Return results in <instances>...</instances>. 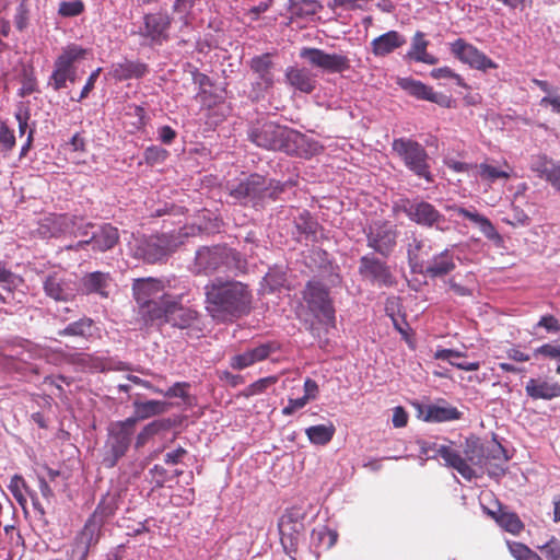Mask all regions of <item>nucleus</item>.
<instances>
[{"label":"nucleus","mask_w":560,"mask_h":560,"mask_svg":"<svg viewBox=\"0 0 560 560\" xmlns=\"http://www.w3.org/2000/svg\"><path fill=\"white\" fill-rule=\"evenodd\" d=\"M438 454L446 465L456 469L466 480H472L488 472L490 476L504 474V464L509 457L500 444L483 446L477 440H466L464 455L458 451L442 445Z\"/></svg>","instance_id":"f257e3e1"},{"label":"nucleus","mask_w":560,"mask_h":560,"mask_svg":"<svg viewBox=\"0 0 560 560\" xmlns=\"http://www.w3.org/2000/svg\"><path fill=\"white\" fill-rule=\"evenodd\" d=\"M203 290L206 311L217 322H233L250 312L253 293L241 281L214 278Z\"/></svg>","instance_id":"f03ea898"},{"label":"nucleus","mask_w":560,"mask_h":560,"mask_svg":"<svg viewBox=\"0 0 560 560\" xmlns=\"http://www.w3.org/2000/svg\"><path fill=\"white\" fill-rule=\"evenodd\" d=\"M248 138L259 148L301 158H310L319 150L316 141L273 121L257 122L250 127Z\"/></svg>","instance_id":"7ed1b4c3"},{"label":"nucleus","mask_w":560,"mask_h":560,"mask_svg":"<svg viewBox=\"0 0 560 560\" xmlns=\"http://www.w3.org/2000/svg\"><path fill=\"white\" fill-rule=\"evenodd\" d=\"M132 292L140 314L147 323H154L162 314L164 303L173 296L165 291L163 282L154 278L136 279Z\"/></svg>","instance_id":"20e7f679"},{"label":"nucleus","mask_w":560,"mask_h":560,"mask_svg":"<svg viewBox=\"0 0 560 560\" xmlns=\"http://www.w3.org/2000/svg\"><path fill=\"white\" fill-rule=\"evenodd\" d=\"M137 418H127L115 421L108 425V434L103 447L102 464L106 468H113L127 453L135 431Z\"/></svg>","instance_id":"39448f33"},{"label":"nucleus","mask_w":560,"mask_h":560,"mask_svg":"<svg viewBox=\"0 0 560 560\" xmlns=\"http://www.w3.org/2000/svg\"><path fill=\"white\" fill-rule=\"evenodd\" d=\"M161 313L154 323L159 325L167 323L173 327L187 329L188 335L195 337H199L202 332V322L198 312L179 304L176 296H172L171 300L164 303Z\"/></svg>","instance_id":"423d86ee"},{"label":"nucleus","mask_w":560,"mask_h":560,"mask_svg":"<svg viewBox=\"0 0 560 560\" xmlns=\"http://www.w3.org/2000/svg\"><path fill=\"white\" fill-rule=\"evenodd\" d=\"M393 150L404 161L405 166L410 172L428 183L433 180L430 172L429 155L420 143L411 139L399 138L394 140Z\"/></svg>","instance_id":"0eeeda50"},{"label":"nucleus","mask_w":560,"mask_h":560,"mask_svg":"<svg viewBox=\"0 0 560 560\" xmlns=\"http://www.w3.org/2000/svg\"><path fill=\"white\" fill-rule=\"evenodd\" d=\"M304 300L314 316L326 326L335 325V308L328 289L319 281L307 282Z\"/></svg>","instance_id":"6e6552de"},{"label":"nucleus","mask_w":560,"mask_h":560,"mask_svg":"<svg viewBox=\"0 0 560 560\" xmlns=\"http://www.w3.org/2000/svg\"><path fill=\"white\" fill-rule=\"evenodd\" d=\"M300 58L308 66L327 73H341L350 69V60L345 54L326 52L314 47H303L299 54Z\"/></svg>","instance_id":"1a4fd4ad"},{"label":"nucleus","mask_w":560,"mask_h":560,"mask_svg":"<svg viewBox=\"0 0 560 560\" xmlns=\"http://www.w3.org/2000/svg\"><path fill=\"white\" fill-rule=\"evenodd\" d=\"M407 217L415 223L434 228L438 231L448 230L447 220L432 203L424 200H413L405 207Z\"/></svg>","instance_id":"9d476101"},{"label":"nucleus","mask_w":560,"mask_h":560,"mask_svg":"<svg viewBox=\"0 0 560 560\" xmlns=\"http://www.w3.org/2000/svg\"><path fill=\"white\" fill-rule=\"evenodd\" d=\"M236 253L225 246L202 247L197 250L195 267L197 272H213L222 266L230 268Z\"/></svg>","instance_id":"9b49d317"},{"label":"nucleus","mask_w":560,"mask_h":560,"mask_svg":"<svg viewBox=\"0 0 560 560\" xmlns=\"http://www.w3.org/2000/svg\"><path fill=\"white\" fill-rule=\"evenodd\" d=\"M113 513L114 509L109 504L101 502L94 513L85 522L84 527L75 536L74 540L91 549L98 542L104 523Z\"/></svg>","instance_id":"f8f14e48"},{"label":"nucleus","mask_w":560,"mask_h":560,"mask_svg":"<svg viewBox=\"0 0 560 560\" xmlns=\"http://www.w3.org/2000/svg\"><path fill=\"white\" fill-rule=\"evenodd\" d=\"M359 273L364 280L380 288L395 284V278L387 264L372 255L360 258Z\"/></svg>","instance_id":"ddd939ff"},{"label":"nucleus","mask_w":560,"mask_h":560,"mask_svg":"<svg viewBox=\"0 0 560 560\" xmlns=\"http://www.w3.org/2000/svg\"><path fill=\"white\" fill-rule=\"evenodd\" d=\"M450 50L458 60L474 69L487 71L489 69L498 68V65L493 60L488 58L474 45L465 42L462 38H458L452 43Z\"/></svg>","instance_id":"4468645a"},{"label":"nucleus","mask_w":560,"mask_h":560,"mask_svg":"<svg viewBox=\"0 0 560 560\" xmlns=\"http://www.w3.org/2000/svg\"><path fill=\"white\" fill-rule=\"evenodd\" d=\"M397 240V230L389 223H374L368 233V246L380 255L387 257L394 250Z\"/></svg>","instance_id":"2eb2a0df"},{"label":"nucleus","mask_w":560,"mask_h":560,"mask_svg":"<svg viewBox=\"0 0 560 560\" xmlns=\"http://www.w3.org/2000/svg\"><path fill=\"white\" fill-rule=\"evenodd\" d=\"M171 24L172 18L167 13L156 12L145 14L143 18V27L140 28V35L149 39L153 45H161L168 39Z\"/></svg>","instance_id":"dca6fc26"},{"label":"nucleus","mask_w":560,"mask_h":560,"mask_svg":"<svg viewBox=\"0 0 560 560\" xmlns=\"http://www.w3.org/2000/svg\"><path fill=\"white\" fill-rule=\"evenodd\" d=\"M132 252L136 258L154 264L162 260L166 254V242L160 236H142L135 240Z\"/></svg>","instance_id":"f3484780"},{"label":"nucleus","mask_w":560,"mask_h":560,"mask_svg":"<svg viewBox=\"0 0 560 560\" xmlns=\"http://www.w3.org/2000/svg\"><path fill=\"white\" fill-rule=\"evenodd\" d=\"M397 84L409 95L423 101L435 103L442 107H450L452 100L450 96L434 92L433 89L419 80L412 78H398Z\"/></svg>","instance_id":"a211bd4d"},{"label":"nucleus","mask_w":560,"mask_h":560,"mask_svg":"<svg viewBox=\"0 0 560 560\" xmlns=\"http://www.w3.org/2000/svg\"><path fill=\"white\" fill-rule=\"evenodd\" d=\"M249 68L256 75L253 85L257 92L264 93L273 86V62L270 54L267 52L253 57L249 61Z\"/></svg>","instance_id":"6ab92c4d"},{"label":"nucleus","mask_w":560,"mask_h":560,"mask_svg":"<svg viewBox=\"0 0 560 560\" xmlns=\"http://www.w3.org/2000/svg\"><path fill=\"white\" fill-rule=\"evenodd\" d=\"M267 195L273 197L275 191L268 192L267 179L259 174H252L231 188V196L240 201L265 198Z\"/></svg>","instance_id":"aec40b11"},{"label":"nucleus","mask_w":560,"mask_h":560,"mask_svg":"<svg viewBox=\"0 0 560 560\" xmlns=\"http://www.w3.org/2000/svg\"><path fill=\"white\" fill-rule=\"evenodd\" d=\"M118 230L110 224H103L91 232L89 240L80 241L74 246H69V248L81 249L85 245H91L93 250L103 253L112 249L118 243Z\"/></svg>","instance_id":"412c9836"},{"label":"nucleus","mask_w":560,"mask_h":560,"mask_svg":"<svg viewBox=\"0 0 560 560\" xmlns=\"http://www.w3.org/2000/svg\"><path fill=\"white\" fill-rule=\"evenodd\" d=\"M278 349L276 342H265L257 347L246 349L241 353H236L230 358V366L233 370H244L255 363L266 360L271 353Z\"/></svg>","instance_id":"4be33fe9"},{"label":"nucleus","mask_w":560,"mask_h":560,"mask_svg":"<svg viewBox=\"0 0 560 560\" xmlns=\"http://www.w3.org/2000/svg\"><path fill=\"white\" fill-rule=\"evenodd\" d=\"M45 293L56 301H69L74 296V284L61 273H52L44 281Z\"/></svg>","instance_id":"5701e85b"},{"label":"nucleus","mask_w":560,"mask_h":560,"mask_svg":"<svg viewBox=\"0 0 560 560\" xmlns=\"http://www.w3.org/2000/svg\"><path fill=\"white\" fill-rule=\"evenodd\" d=\"M429 40L425 38L423 32L417 31L411 38L410 48L404 55L405 61H416L425 65H436L439 62L438 57L428 52Z\"/></svg>","instance_id":"b1692460"},{"label":"nucleus","mask_w":560,"mask_h":560,"mask_svg":"<svg viewBox=\"0 0 560 560\" xmlns=\"http://www.w3.org/2000/svg\"><path fill=\"white\" fill-rule=\"evenodd\" d=\"M406 37L397 31H388L371 42V51L377 58H383L402 47Z\"/></svg>","instance_id":"393cba45"},{"label":"nucleus","mask_w":560,"mask_h":560,"mask_svg":"<svg viewBox=\"0 0 560 560\" xmlns=\"http://www.w3.org/2000/svg\"><path fill=\"white\" fill-rule=\"evenodd\" d=\"M529 168L540 179H545L551 186L560 176V164L546 154L532 155Z\"/></svg>","instance_id":"a878e982"},{"label":"nucleus","mask_w":560,"mask_h":560,"mask_svg":"<svg viewBox=\"0 0 560 560\" xmlns=\"http://www.w3.org/2000/svg\"><path fill=\"white\" fill-rule=\"evenodd\" d=\"M278 527L285 552L291 553L295 551L303 524L294 521L291 515H283L279 521Z\"/></svg>","instance_id":"bb28decb"},{"label":"nucleus","mask_w":560,"mask_h":560,"mask_svg":"<svg viewBox=\"0 0 560 560\" xmlns=\"http://www.w3.org/2000/svg\"><path fill=\"white\" fill-rule=\"evenodd\" d=\"M525 392L533 399L551 400L560 397V385L557 382L542 377L529 378L526 383Z\"/></svg>","instance_id":"cd10ccee"},{"label":"nucleus","mask_w":560,"mask_h":560,"mask_svg":"<svg viewBox=\"0 0 560 560\" xmlns=\"http://www.w3.org/2000/svg\"><path fill=\"white\" fill-rule=\"evenodd\" d=\"M455 268L454 255L450 248H445L428 260L423 272L430 278H439L451 273Z\"/></svg>","instance_id":"c85d7f7f"},{"label":"nucleus","mask_w":560,"mask_h":560,"mask_svg":"<svg viewBox=\"0 0 560 560\" xmlns=\"http://www.w3.org/2000/svg\"><path fill=\"white\" fill-rule=\"evenodd\" d=\"M42 228L47 229L50 236H58L60 234H69L70 232H78L82 226V222L69 214H58L46 218Z\"/></svg>","instance_id":"c756f323"},{"label":"nucleus","mask_w":560,"mask_h":560,"mask_svg":"<svg viewBox=\"0 0 560 560\" xmlns=\"http://www.w3.org/2000/svg\"><path fill=\"white\" fill-rule=\"evenodd\" d=\"M446 210L454 211L458 215H462L465 219L469 220L470 222L475 223L487 238L497 240L500 237L499 233L497 232L494 225L490 222V220L485 215L478 213L475 209L470 210L463 207H458L456 205H452L447 206Z\"/></svg>","instance_id":"7c9ffc66"},{"label":"nucleus","mask_w":560,"mask_h":560,"mask_svg":"<svg viewBox=\"0 0 560 560\" xmlns=\"http://www.w3.org/2000/svg\"><path fill=\"white\" fill-rule=\"evenodd\" d=\"M285 80L302 93H312L316 88V79L306 68L289 67L285 70Z\"/></svg>","instance_id":"2f4dec72"},{"label":"nucleus","mask_w":560,"mask_h":560,"mask_svg":"<svg viewBox=\"0 0 560 560\" xmlns=\"http://www.w3.org/2000/svg\"><path fill=\"white\" fill-rule=\"evenodd\" d=\"M109 73L118 81L140 79L148 73V66L140 61L124 60L121 62L113 63Z\"/></svg>","instance_id":"473e14b6"},{"label":"nucleus","mask_w":560,"mask_h":560,"mask_svg":"<svg viewBox=\"0 0 560 560\" xmlns=\"http://www.w3.org/2000/svg\"><path fill=\"white\" fill-rule=\"evenodd\" d=\"M422 419L427 422H448L462 418V412L448 404L443 405H428L421 411Z\"/></svg>","instance_id":"72a5a7b5"},{"label":"nucleus","mask_w":560,"mask_h":560,"mask_svg":"<svg viewBox=\"0 0 560 560\" xmlns=\"http://www.w3.org/2000/svg\"><path fill=\"white\" fill-rule=\"evenodd\" d=\"M94 332V322L90 317L83 316L77 320L70 322L65 328L58 330L59 337H71L74 339L90 340Z\"/></svg>","instance_id":"f704fd0d"},{"label":"nucleus","mask_w":560,"mask_h":560,"mask_svg":"<svg viewBox=\"0 0 560 560\" xmlns=\"http://www.w3.org/2000/svg\"><path fill=\"white\" fill-rule=\"evenodd\" d=\"M108 273L94 271L82 278V290L86 294H98L102 298H108V288L110 285Z\"/></svg>","instance_id":"c9c22d12"},{"label":"nucleus","mask_w":560,"mask_h":560,"mask_svg":"<svg viewBox=\"0 0 560 560\" xmlns=\"http://www.w3.org/2000/svg\"><path fill=\"white\" fill-rule=\"evenodd\" d=\"M487 513L494 518L497 524L504 530L517 535L524 528V525L516 513L499 508L497 512L487 510Z\"/></svg>","instance_id":"e433bc0d"},{"label":"nucleus","mask_w":560,"mask_h":560,"mask_svg":"<svg viewBox=\"0 0 560 560\" xmlns=\"http://www.w3.org/2000/svg\"><path fill=\"white\" fill-rule=\"evenodd\" d=\"M338 534L336 530L320 525L312 530L311 545L316 549H330L337 542Z\"/></svg>","instance_id":"4c0bfd02"},{"label":"nucleus","mask_w":560,"mask_h":560,"mask_svg":"<svg viewBox=\"0 0 560 560\" xmlns=\"http://www.w3.org/2000/svg\"><path fill=\"white\" fill-rule=\"evenodd\" d=\"M295 229L300 237L306 241H314L318 231V223L312 218L310 212L303 211L294 219Z\"/></svg>","instance_id":"58836bf2"},{"label":"nucleus","mask_w":560,"mask_h":560,"mask_svg":"<svg viewBox=\"0 0 560 560\" xmlns=\"http://www.w3.org/2000/svg\"><path fill=\"white\" fill-rule=\"evenodd\" d=\"M133 407L137 421L161 415L167 409L166 402L160 400L135 401Z\"/></svg>","instance_id":"ea45409f"},{"label":"nucleus","mask_w":560,"mask_h":560,"mask_svg":"<svg viewBox=\"0 0 560 560\" xmlns=\"http://www.w3.org/2000/svg\"><path fill=\"white\" fill-rule=\"evenodd\" d=\"M463 354L452 349H439L434 353V358L438 360L448 361L453 366L464 371H477L480 368L478 361H457Z\"/></svg>","instance_id":"a19ab883"},{"label":"nucleus","mask_w":560,"mask_h":560,"mask_svg":"<svg viewBox=\"0 0 560 560\" xmlns=\"http://www.w3.org/2000/svg\"><path fill=\"white\" fill-rule=\"evenodd\" d=\"M305 433L313 444L325 445L332 439L335 427L331 423L313 425L307 428Z\"/></svg>","instance_id":"79ce46f5"},{"label":"nucleus","mask_w":560,"mask_h":560,"mask_svg":"<svg viewBox=\"0 0 560 560\" xmlns=\"http://www.w3.org/2000/svg\"><path fill=\"white\" fill-rule=\"evenodd\" d=\"M83 360H89V369L100 372L108 370L126 371L129 366L124 362H114L112 360L104 359L94 354H83Z\"/></svg>","instance_id":"37998d69"},{"label":"nucleus","mask_w":560,"mask_h":560,"mask_svg":"<svg viewBox=\"0 0 560 560\" xmlns=\"http://www.w3.org/2000/svg\"><path fill=\"white\" fill-rule=\"evenodd\" d=\"M86 52L88 50L81 46L71 44L62 49L56 61L66 67H74L75 62L85 58Z\"/></svg>","instance_id":"c03bdc74"},{"label":"nucleus","mask_w":560,"mask_h":560,"mask_svg":"<svg viewBox=\"0 0 560 560\" xmlns=\"http://www.w3.org/2000/svg\"><path fill=\"white\" fill-rule=\"evenodd\" d=\"M318 3L315 0H290V11L296 16L314 15L318 11Z\"/></svg>","instance_id":"a18cd8bd"},{"label":"nucleus","mask_w":560,"mask_h":560,"mask_svg":"<svg viewBox=\"0 0 560 560\" xmlns=\"http://www.w3.org/2000/svg\"><path fill=\"white\" fill-rule=\"evenodd\" d=\"M9 490L18 503L24 508L27 502L25 493L28 492L24 478L20 475H14L10 480Z\"/></svg>","instance_id":"49530a36"},{"label":"nucleus","mask_w":560,"mask_h":560,"mask_svg":"<svg viewBox=\"0 0 560 560\" xmlns=\"http://www.w3.org/2000/svg\"><path fill=\"white\" fill-rule=\"evenodd\" d=\"M165 427L163 421H153L147 424L136 436V448H141L147 442Z\"/></svg>","instance_id":"de8ad7c7"},{"label":"nucleus","mask_w":560,"mask_h":560,"mask_svg":"<svg viewBox=\"0 0 560 560\" xmlns=\"http://www.w3.org/2000/svg\"><path fill=\"white\" fill-rule=\"evenodd\" d=\"M21 282V278L8 268L7 264L0 260V287L12 292Z\"/></svg>","instance_id":"09e8293b"},{"label":"nucleus","mask_w":560,"mask_h":560,"mask_svg":"<svg viewBox=\"0 0 560 560\" xmlns=\"http://www.w3.org/2000/svg\"><path fill=\"white\" fill-rule=\"evenodd\" d=\"M67 67L55 60L54 71L48 79V85L59 91L67 85Z\"/></svg>","instance_id":"8fccbe9b"},{"label":"nucleus","mask_w":560,"mask_h":560,"mask_svg":"<svg viewBox=\"0 0 560 560\" xmlns=\"http://www.w3.org/2000/svg\"><path fill=\"white\" fill-rule=\"evenodd\" d=\"M509 550L516 560H542L536 552L521 542L508 541Z\"/></svg>","instance_id":"3c124183"},{"label":"nucleus","mask_w":560,"mask_h":560,"mask_svg":"<svg viewBox=\"0 0 560 560\" xmlns=\"http://www.w3.org/2000/svg\"><path fill=\"white\" fill-rule=\"evenodd\" d=\"M476 167L478 168V174L480 177L485 180H488L489 183H493L499 178H508L510 176L506 171L499 170L495 166L486 163H482Z\"/></svg>","instance_id":"603ef678"},{"label":"nucleus","mask_w":560,"mask_h":560,"mask_svg":"<svg viewBox=\"0 0 560 560\" xmlns=\"http://www.w3.org/2000/svg\"><path fill=\"white\" fill-rule=\"evenodd\" d=\"M537 548L547 560H560V541L557 538L552 537L544 545H538Z\"/></svg>","instance_id":"864d4df0"},{"label":"nucleus","mask_w":560,"mask_h":560,"mask_svg":"<svg viewBox=\"0 0 560 560\" xmlns=\"http://www.w3.org/2000/svg\"><path fill=\"white\" fill-rule=\"evenodd\" d=\"M167 158V151L158 145H151L144 151V160L148 164H156L163 162Z\"/></svg>","instance_id":"5fc2aeb1"},{"label":"nucleus","mask_w":560,"mask_h":560,"mask_svg":"<svg viewBox=\"0 0 560 560\" xmlns=\"http://www.w3.org/2000/svg\"><path fill=\"white\" fill-rule=\"evenodd\" d=\"M423 247V242L417 237H412V241L407 246V256L409 264L412 269L418 266L419 262V253Z\"/></svg>","instance_id":"6e6d98bb"},{"label":"nucleus","mask_w":560,"mask_h":560,"mask_svg":"<svg viewBox=\"0 0 560 560\" xmlns=\"http://www.w3.org/2000/svg\"><path fill=\"white\" fill-rule=\"evenodd\" d=\"M504 221L513 226H524L529 223V217L525 213L523 209L512 205V212L510 214V218H506Z\"/></svg>","instance_id":"4d7b16f0"},{"label":"nucleus","mask_w":560,"mask_h":560,"mask_svg":"<svg viewBox=\"0 0 560 560\" xmlns=\"http://www.w3.org/2000/svg\"><path fill=\"white\" fill-rule=\"evenodd\" d=\"M15 144V137L12 130L5 125L0 126V152L10 151Z\"/></svg>","instance_id":"13d9d810"},{"label":"nucleus","mask_w":560,"mask_h":560,"mask_svg":"<svg viewBox=\"0 0 560 560\" xmlns=\"http://www.w3.org/2000/svg\"><path fill=\"white\" fill-rule=\"evenodd\" d=\"M83 11L81 1H63L59 5V14L62 16H77Z\"/></svg>","instance_id":"bf43d9fd"},{"label":"nucleus","mask_w":560,"mask_h":560,"mask_svg":"<svg viewBox=\"0 0 560 560\" xmlns=\"http://www.w3.org/2000/svg\"><path fill=\"white\" fill-rule=\"evenodd\" d=\"M277 382V377L268 376L260 378L253 384H250L247 388V395H258L264 393L269 386Z\"/></svg>","instance_id":"052dcab7"},{"label":"nucleus","mask_w":560,"mask_h":560,"mask_svg":"<svg viewBox=\"0 0 560 560\" xmlns=\"http://www.w3.org/2000/svg\"><path fill=\"white\" fill-rule=\"evenodd\" d=\"M90 548L73 540L70 550L67 553V560H88Z\"/></svg>","instance_id":"680f3d73"},{"label":"nucleus","mask_w":560,"mask_h":560,"mask_svg":"<svg viewBox=\"0 0 560 560\" xmlns=\"http://www.w3.org/2000/svg\"><path fill=\"white\" fill-rule=\"evenodd\" d=\"M430 75L433 79L440 80V79H453L456 81L458 85L463 84V79L459 74L455 73L451 68L448 67H441L433 69L430 72Z\"/></svg>","instance_id":"e2e57ef3"},{"label":"nucleus","mask_w":560,"mask_h":560,"mask_svg":"<svg viewBox=\"0 0 560 560\" xmlns=\"http://www.w3.org/2000/svg\"><path fill=\"white\" fill-rule=\"evenodd\" d=\"M187 383H175L172 387H170L166 392L161 389H155V393L162 394L165 397L173 398L178 397L185 399L187 397Z\"/></svg>","instance_id":"0e129e2a"},{"label":"nucleus","mask_w":560,"mask_h":560,"mask_svg":"<svg viewBox=\"0 0 560 560\" xmlns=\"http://www.w3.org/2000/svg\"><path fill=\"white\" fill-rule=\"evenodd\" d=\"M102 69L101 68H97L95 69L91 74L90 77L88 78L80 95L78 98H72L73 101H77V102H81L82 100L86 98L90 94V92L94 89L95 86V83L97 81V78L101 73Z\"/></svg>","instance_id":"69168bd1"},{"label":"nucleus","mask_w":560,"mask_h":560,"mask_svg":"<svg viewBox=\"0 0 560 560\" xmlns=\"http://www.w3.org/2000/svg\"><path fill=\"white\" fill-rule=\"evenodd\" d=\"M536 327L545 328L548 332L560 331V322L552 315L541 316Z\"/></svg>","instance_id":"338daca9"},{"label":"nucleus","mask_w":560,"mask_h":560,"mask_svg":"<svg viewBox=\"0 0 560 560\" xmlns=\"http://www.w3.org/2000/svg\"><path fill=\"white\" fill-rule=\"evenodd\" d=\"M536 354L560 361V345L546 343L536 349Z\"/></svg>","instance_id":"774afa93"}]
</instances>
